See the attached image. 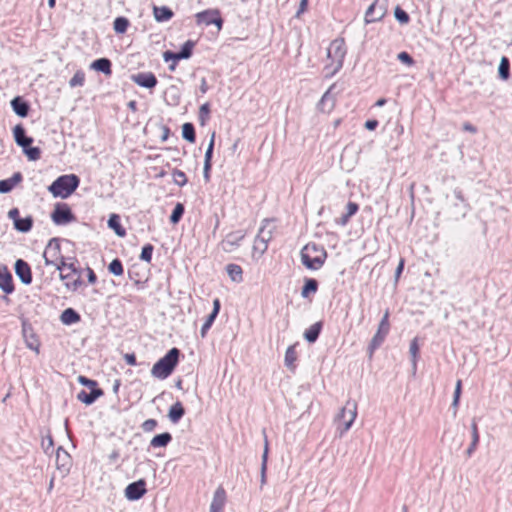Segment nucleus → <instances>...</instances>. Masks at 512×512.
<instances>
[{"instance_id": "f257e3e1", "label": "nucleus", "mask_w": 512, "mask_h": 512, "mask_svg": "<svg viewBox=\"0 0 512 512\" xmlns=\"http://www.w3.org/2000/svg\"><path fill=\"white\" fill-rule=\"evenodd\" d=\"M301 263L309 270H319L325 263L327 252L322 245L307 243L300 252Z\"/></svg>"}, {"instance_id": "f03ea898", "label": "nucleus", "mask_w": 512, "mask_h": 512, "mask_svg": "<svg viewBox=\"0 0 512 512\" xmlns=\"http://www.w3.org/2000/svg\"><path fill=\"white\" fill-rule=\"evenodd\" d=\"M346 52L343 38H336L330 43L327 48V57L331 62L325 66L327 77H332L342 68Z\"/></svg>"}, {"instance_id": "7ed1b4c3", "label": "nucleus", "mask_w": 512, "mask_h": 512, "mask_svg": "<svg viewBox=\"0 0 512 512\" xmlns=\"http://www.w3.org/2000/svg\"><path fill=\"white\" fill-rule=\"evenodd\" d=\"M180 350L178 348L170 349L167 354L159 359L152 367L151 374L158 379H166L174 371L179 361Z\"/></svg>"}, {"instance_id": "20e7f679", "label": "nucleus", "mask_w": 512, "mask_h": 512, "mask_svg": "<svg viewBox=\"0 0 512 512\" xmlns=\"http://www.w3.org/2000/svg\"><path fill=\"white\" fill-rule=\"evenodd\" d=\"M79 183L78 176L74 174L62 175L53 181L48 190L54 197L65 199L78 188Z\"/></svg>"}, {"instance_id": "39448f33", "label": "nucleus", "mask_w": 512, "mask_h": 512, "mask_svg": "<svg viewBox=\"0 0 512 512\" xmlns=\"http://www.w3.org/2000/svg\"><path fill=\"white\" fill-rule=\"evenodd\" d=\"M357 416V404L355 401L348 400L346 405L340 410L335 418L337 431L342 437L352 426Z\"/></svg>"}, {"instance_id": "423d86ee", "label": "nucleus", "mask_w": 512, "mask_h": 512, "mask_svg": "<svg viewBox=\"0 0 512 512\" xmlns=\"http://www.w3.org/2000/svg\"><path fill=\"white\" fill-rule=\"evenodd\" d=\"M387 0H375L366 10L365 23L370 24L382 20L387 13Z\"/></svg>"}, {"instance_id": "0eeeda50", "label": "nucleus", "mask_w": 512, "mask_h": 512, "mask_svg": "<svg viewBox=\"0 0 512 512\" xmlns=\"http://www.w3.org/2000/svg\"><path fill=\"white\" fill-rule=\"evenodd\" d=\"M51 219L56 225H66L76 220L70 207L66 203H58L55 205Z\"/></svg>"}, {"instance_id": "6e6552de", "label": "nucleus", "mask_w": 512, "mask_h": 512, "mask_svg": "<svg viewBox=\"0 0 512 512\" xmlns=\"http://www.w3.org/2000/svg\"><path fill=\"white\" fill-rule=\"evenodd\" d=\"M389 311L386 310L378 326L376 334L373 336L370 342V349L373 351L378 348L384 341L385 337L389 333Z\"/></svg>"}, {"instance_id": "1a4fd4ad", "label": "nucleus", "mask_w": 512, "mask_h": 512, "mask_svg": "<svg viewBox=\"0 0 512 512\" xmlns=\"http://www.w3.org/2000/svg\"><path fill=\"white\" fill-rule=\"evenodd\" d=\"M195 17L198 25L204 24L209 26L211 24H215L219 30L222 28L223 20L220 16L219 10L217 9H208L199 12L195 15Z\"/></svg>"}, {"instance_id": "9d476101", "label": "nucleus", "mask_w": 512, "mask_h": 512, "mask_svg": "<svg viewBox=\"0 0 512 512\" xmlns=\"http://www.w3.org/2000/svg\"><path fill=\"white\" fill-rule=\"evenodd\" d=\"M245 236L246 232L244 230L230 232L221 241L220 246L224 252L231 253L240 246V243Z\"/></svg>"}, {"instance_id": "9b49d317", "label": "nucleus", "mask_w": 512, "mask_h": 512, "mask_svg": "<svg viewBox=\"0 0 512 512\" xmlns=\"http://www.w3.org/2000/svg\"><path fill=\"white\" fill-rule=\"evenodd\" d=\"M61 256L59 240L57 238L50 239L43 253L45 265L55 264Z\"/></svg>"}, {"instance_id": "f8f14e48", "label": "nucleus", "mask_w": 512, "mask_h": 512, "mask_svg": "<svg viewBox=\"0 0 512 512\" xmlns=\"http://www.w3.org/2000/svg\"><path fill=\"white\" fill-rule=\"evenodd\" d=\"M147 492L144 479L132 482L125 488V497L130 501H136L142 498Z\"/></svg>"}, {"instance_id": "ddd939ff", "label": "nucleus", "mask_w": 512, "mask_h": 512, "mask_svg": "<svg viewBox=\"0 0 512 512\" xmlns=\"http://www.w3.org/2000/svg\"><path fill=\"white\" fill-rule=\"evenodd\" d=\"M132 81L143 88H154L158 81L155 75L151 72H140L131 76Z\"/></svg>"}, {"instance_id": "4468645a", "label": "nucleus", "mask_w": 512, "mask_h": 512, "mask_svg": "<svg viewBox=\"0 0 512 512\" xmlns=\"http://www.w3.org/2000/svg\"><path fill=\"white\" fill-rule=\"evenodd\" d=\"M15 273L21 282L25 285H29L32 282V272L29 264L22 260L18 259L15 262Z\"/></svg>"}, {"instance_id": "2eb2a0df", "label": "nucleus", "mask_w": 512, "mask_h": 512, "mask_svg": "<svg viewBox=\"0 0 512 512\" xmlns=\"http://www.w3.org/2000/svg\"><path fill=\"white\" fill-rule=\"evenodd\" d=\"M335 88V84L331 85L329 89L323 94L320 101L317 104L319 111L323 113H329L332 111L335 105V96L332 94V90Z\"/></svg>"}, {"instance_id": "dca6fc26", "label": "nucleus", "mask_w": 512, "mask_h": 512, "mask_svg": "<svg viewBox=\"0 0 512 512\" xmlns=\"http://www.w3.org/2000/svg\"><path fill=\"white\" fill-rule=\"evenodd\" d=\"M226 503V491L222 486H219L213 495L210 504V512H223Z\"/></svg>"}, {"instance_id": "f3484780", "label": "nucleus", "mask_w": 512, "mask_h": 512, "mask_svg": "<svg viewBox=\"0 0 512 512\" xmlns=\"http://www.w3.org/2000/svg\"><path fill=\"white\" fill-rule=\"evenodd\" d=\"M23 336L26 342V345L29 349L34 350L36 352H39V341L36 337V335L33 332V329L31 326L27 325L26 323H23L22 327Z\"/></svg>"}, {"instance_id": "a211bd4d", "label": "nucleus", "mask_w": 512, "mask_h": 512, "mask_svg": "<svg viewBox=\"0 0 512 512\" xmlns=\"http://www.w3.org/2000/svg\"><path fill=\"white\" fill-rule=\"evenodd\" d=\"M0 289L6 294H11L14 291L12 274L6 267H0Z\"/></svg>"}, {"instance_id": "6ab92c4d", "label": "nucleus", "mask_w": 512, "mask_h": 512, "mask_svg": "<svg viewBox=\"0 0 512 512\" xmlns=\"http://www.w3.org/2000/svg\"><path fill=\"white\" fill-rule=\"evenodd\" d=\"M102 395L103 391L100 388L90 389L89 393L82 390L77 394V399L86 405H91Z\"/></svg>"}, {"instance_id": "aec40b11", "label": "nucleus", "mask_w": 512, "mask_h": 512, "mask_svg": "<svg viewBox=\"0 0 512 512\" xmlns=\"http://www.w3.org/2000/svg\"><path fill=\"white\" fill-rule=\"evenodd\" d=\"M15 142L23 149L33 143V138L26 135L25 129L21 125H16L13 129Z\"/></svg>"}, {"instance_id": "412c9836", "label": "nucleus", "mask_w": 512, "mask_h": 512, "mask_svg": "<svg viewBox=\"0 0 512 512\" xmlns=\"http://www.w3.org/2000/svg\"><path fill=\"white\" fill-rule=\"evenodd\" d=\"M153 15L157 22H166V21H169L173 17L174 13L167 6H161V7L154 6L153 7Z\"/></svg>"}, {"instance_id": "4be33fe9", "label": "nucleus", "mask_w": 512, "mask_h": 512, "mask_svg": "<svg viewBox=\"0 0 512 512\" xmlns=\"http://www.w3.org/2000/svg\"><path fill=\"white\" fill-rule=\"evenodd\" d=\"M111 65V61L108 58H99L91 63L90 68L105 75H111Z\"/></svg>"}, {"instance_id": "5701e85b", "label": "nucleus", "mask_w": 512, "mask_h": 512, "mask_svg": "<svg viewBox=\"0 0 512 512\" xmlns=\"http://www.w3.org/2000/svg\"><path fill=\"white\" fill-rule=\"evenodd\" d=\"M296 361H297V352H296V345H290L286 352L284 357V364L291 372H294L296 369Z\"/></svg>"}, {"instance_id": "b1692460", "label": "nucleus", "mask_w": 512, "mask_h": 512, "mask_svg": "<svg viewBox=\"0 0 512 512\" xmlns=\"http://www.w3.org/2000/svg\"><path fill=\"white\" fill-rule=\"evenodd\" d=\"M11 107L16 115L20 117H26L29 112V105L26 101L22 100L20 97H15L11 101Z\"/></svg>"}, {"instance_id": "393cba45", "label": "nucleus", "mask_w": 512, "mask_h": 512, "mask_svg": "<svg viewBox=\"0 0 512 512\" xmlns=\"http://www.w3.org/2000/svg\"><path fill=\"white\" fill-rule=\"evenodd\" d=\"M185 410L181 402L177 401L174 403L168 412V417L171 422L178 423L180 419L184 416Z\"/></svg>"}, {"instance_id": "a878e982", "label": "nucleus", "mask_w": 512, "mask_h": 512, "mask_svg": "<svg viewBox=\"0 0 512 512\" xmlns=\"http://www.w3.org/2000/svg\"><path fill=\"white\" fill-rule=\"evenodd\" d=\"M59 277L62 281H64V285L69 291H76L82 285V281L79 276H77L75 279H72V274L60 273Z\"/></svg>"}, {"instance_id": "bb28decb", "label": "nucleus", "mask_w": 512, "mask_h": 512, "mask_svg": "<svg viewBox=\"0 0 512 512\" xmlns=\"http://www.w3.org/2000/svg\"><path fill=\"white\" fill-rule=\"evenodd\" d=\"M471 436L473 437V441H471V444L466 450V455L468 457H471L472 454L477 449L478 443H479V432H478V426L475 420L471 423Z\"/></svg>"}, {"instance_id": "cd10ccee", "label": "nucleus", "mask_w": 512, "mask_h": 512, "mask_svg": "<svg viewBox=\"0 0 512 512\" xmlns=\"http://www.w3.org/2000/svg\"><path fill=\"white\" fill-rule=\"evenodd\" d=\"M172 440L169 432H164L154 436L150 441V446L153 448L166 447Z\"/></svg>"}, {"instance_id": "c85d7f7f", "label": "nucleus", "mask_w": 512, "mask_h": 512, "mask_svg": "<svg viewBox=\"0 0 512 512\" xmlns=\"http://www.w3.org/2000/svg\"><path fill=\"white\" fill-rule=\"evenodd\" d=\"M322 324L321 322H316L313 325H311L305 332H304V338L309 343H314L321 332Z\"/></svg>"}, {"instance_id": "c756f323", "label": "nucleus", "mask_w": 512, "mask_h": 512, "mask_svg": "<svg viewBox=\"0 0 512 512\" xmlns=\"http://www.w3.org/2000/svg\"><path fill=\"white\" fill-rule=\"evenodd\" d=\"M226 271L233 282L240 283L243 281V271L241 266L237 264H228L226 266Z\"/></svg>"}, {"instance_id": "7c9ffc66", "label": "nucleus", "mask_w": 512, "mask_h": 512, "mask_svg": "<svg viewBox=\"0 0 512 512\" xmlns=\"http://www.w3.org/2000/svg\"><path fill=\"white\" fill-rule=\"evenodd\" d=\"M108 227L114 230L116 235L120 237H124L126 235L125 229L122 227L120 223V217L117 214L110 215L108 219Z\"/></svg>"}, {"instance_id": "2f4dec72", "label": "nucleus", "mask_w": 512, "mask_h": 512, "mask_svg": "<svg viewBox=\"0 0 512 512\" xmlns=\"http://www.w3.org/2000/svg\"><path fill=\"white\" fill-rule=\"evenodd\" d=\"M60 319L62 323L71 325L80 320V315L74 309L67 308L62 312Z\"/></svg>"}, {"instance_id": "473e14b6", "label": "nucleus", "mask_w": 512, "mask_h": 512, "mask_svg": "<svg viewBox=\"0 0 512 512\" xmlns=\"http://www.w3.org/2000/svg\"><path fill=\"white\" fill-rule=\"evenodd\" d=\"M318 282L313 278H306L304 286L301 290V296L303 298H308L310 294H314L317 292Z\"/></svg>"}, {"instance_id": "72a5a7b5", "label": "nucleus", "mask_w": 512, "mask_h": 512, "mask_svg": "<svg viewBox=\"0 0 512 512\" xmlns=\"http://www.w3.org/2000/svg\"><path fill=\"white\" fill-rule=\"evenodd\" d=\"M270 220L264 219L262 222V225L258 231V234L256 235L258 238L266 241L269 243V241L272 239L273 229L269 228Z\"/></svg>"}, {"instance_id": "f704fd0d", "label": "nucleus", "mask_w": 512, "mask_h": 512, "mask_svg": "<svg viewBox=\"0 0 512 512\" xmlns=\"http://www.w3.org/2000/svg\"><path fill=\"white\" fill-rule=\"evenodd\" d=\"M33 226V218L32 216H27L25 218H20L14 224V228L22 233H27L32 229Z\"/></svg>"}, {"instance_id": "c9c22d12", "label": "nucleus", "mask_w": 512, "mask_h": 512, "mask_svg": "<svg viewBox=\"0 0 512 512\" xmlns=\"http://www.w3.org/2000/svg\"><path fill=\"white\" fill-rule=\"evenodd\" d=\"M182 137L187 140L190 143H194L196 136H195V128L192 123H185L182 126Z\"/></svg>"}, {"instance_id": "e433bc0d", "label": "nucleus", "mask_w": 512, "mask_h": 512, "mask_svg": "<svg viewBox=\"0 0 512 512\" xmlns=\"http://www.w3.org/2000/svg\"><path fill=\"white\" fill-rule=\"evenodd\" d=\"M409 353L411 355V362H412V368L414 371H416L417 368V359L419 354V344H418V338H414L409 347Z\"/></svg>"}, {"instance_id": "4c0bfd02", "label": "nucleus", "mask_w": 512, "mask_h": 512, "mask_svg": "<svg viewBox=\"0 0 512 512\" xmlns=\"http://www.w3.org/2000/svg\"><path fill=\"white\" fill-rule=\"evenodd\" d=\"M129 24V20L126 17H117L113 23L114 31L119 34H123L127 31Z\"/></svg>"}, {"instance_id": "58836bf2", "label": "nucleus", "mask_w": 512, "mask_h": 512, "mask_svg": "<svg viewBox=\"0 0 512 512\" xmlns=\"http://www.w3.org/2000/svg\"><path fill=\"white\" fill-rule=\"evenodd\" d=\"M69 459H70L69 454L62 447H58L57 452H56V462H57L58 468H60V462H61V467L65 468V470H67L68 468L66 466L69 463Z\"/></svg>"}, {"instance_id": "ea45409f", "label": "nucleus", "mask_w": 512, "mask_h": 512, "mask_svg": "<svg viewBox=\"0 0 512 512\" xmlns=\"http://www.w3.org/2000/svg\"><path fill=\"white\" fill-rule=\"evenodd\" d=\"M267 248L268 242L256 236L253 244V255L255 256L257 254L260 257L266 252Z\"/></svg>"}, {"instance_id": "a19ab883", "label": "nucleus", "mask_w": 512, "mask_h": 512, "mask_svg": "<svg viewBox=\"0 0 512 512\" xmlns=\"http://www.w3.org/2000/svg\"><path fill=\"white\" fill-rule=\"evenodd\" d=\"M85 82V73L82 70H78L75 72L73 77L69 80L70 87H81Z\"/></svg>"}, {"instance_id": "79ce46f5", "label": "nucleus", "mask_w": 512, "mask_h": 512, "mask_svg": "<svg viewBox=\"0 0 512 512\" xmlns=\"http://www.w3.org/2000/svg\"><path fill=\"white\" fill-rule=\"evenodd\" d=\"M184 206L182 203H177L172 211V214L170 215V222L173 224H176L180 221L184 214Z\"/></svg>"}, {"instance_id": "37998d69", "label": "nucleus", "mask_w": 512, "mask_h": 512, "mask_svg": "<svg viewBox=\"0 0 512 512\" xmlns=\"http://www.w3.org/2000/svg\"><path fill=\"white\" fill-rule=\"evenodd\" d=\"M509 71H510L509 60L506 57H502L499 68H498L499 76L502 79L506 80L509 77Z\"/></svg>"}, {"instance_id": "c03bdc74", "label": "nucleus", "mask_w": 512, "mask_h": 512, "mask_svg": "<svg viewBox=\"0 0 512 512\" xmlns=\"http://www.w3.org/2000/svg\"><path fill=\"white\" fill-rule=\"evenodd\" d=\"M108 270L115 276H120L124 272L122 262L118 258L111 261L108 266Z\"/></svg>"}, {"instance_id": "a18cd8bd", "label": "nucleus", "mask_w": 512, "mask_h": 512, "mask_svg": "<svg viewBox=\"0 0 512 512\" xmlns=\"http://www.w3.org/2000/svg\"><path fill=\"white\" fill-rule=\"evenodd\" d=\"M193 47H194L193 41H191V40L186 41L183 44V46L181 47V50L179 51L180 57H182V59L190 58L192 55Z\"/></svg>"}, {"instance_id": "49530a36", "label": "nucleus", "mask_w": 512, "mask_h": 512, "mask_svg": "<svg viewBox=\"0 0 512 512\" xmlns=\"http://www.w3.org/2000/svg\"><path fill=\"white\" fill-rule=\"evenodd\" d=\"M214 142H215V132L212 133L210 141H209V145L205 152L204 164H207V166L211 165V160H212V155H213V150H214Z\"/></svg>"}, {"instance_id": "de8ad7c7", "label": "nucleus", "mask_w": 512, "mask_h": 512, "mask_svg": "<svg viewBox=\"0 0 512 512\" xmlns=\"http://www.w3.org/2000/svg\"><path fill=\"white\" fill-rule=\"evenodd\" d=\"M172 176H173V180H174L175 184H177L180 187H183L184 185H186V183L188 181L186 174L183 171L178 170V169H175L172 172Z\"/></svg>"}, {"instance_id": "09e8293b", "label": "nucleus", "mask_w": 512, "mask_h": 512, "mask_svg": "<svg viewBox=\"0 0 512 512\" xmlns=\"http://www.w3.org/2000/svg\"><path fill=\"white\" fill-rule=\"evenodd\" d=\"M461 385H462L461 380H458L456 382V387H455L454 397H453V402H452V408H453V415L454 416L457 413V407H458V403H459V399H460V395H461Z\"/></svg>"}, {"instance_id": "8fccbe9b", "label": "nucleus", "mask_w": 512, "mask_h": 512, "mask_svg": "<svg viewBox=\"0 0 512 512\" xmlns=\"http://www.w3.org/2000/svg\"><path fill=\"white\" fill-rule=\"evenodd\" d=\"M461 385H462L461 380H458L456 382V387H455L454 397H453V402H452V408H453V415L454 416L457 413V407H458V403H459V399H460V395H461Z\"/></svg>"}, {"instance_id": "3c124183", "label": "nucleus", "mask_w": 512, "mask_h": 512, "mask_svg": "<svg viewBox=\"0 0 512 512\" xmlns=\"http://www.w3.org/2000/svg\"><path fill=\"white\" fill-rule=\"evenodd\" d=\"M153 250H154L153 245H151V244L144 245L142 248L141 254H140V259L142 261L150 263L151 259H152Z\"/></svg>"}, {"instance_id": "603ef678", "label": "nucleus", "mask_w": 512, "mask_h": 512, "mask_svg": "<svg viewBox=\"0 0 512 512\" xmlns=\"http://www.w3.org/2000/svg\"><path fill=\"white\" fill-rule=\"evenodd\" d=\"M24 153L28 157L29 160L36 161L40 158L41 150L38 147H26L24 148Z\"/></svg>"}, {"instance_id": "864d4df0", "label": "nucleus", "mask_w": 512, "mask_h": 512, "mask_svg": "<svg viewBox=\"0 0 512 512\" xmlns=\"http://www.w3.org/2000/svg\"><path fill=\"white\" fill-rule=\"evenodd\" d=\"M394 16L401 24H407L410 19L408 13L399 6L395 8Z\"/></svg>"}, {"instance_id": "5fc2aeb1", "label": "nucleus", "mask_w": 512, "mask_h": 512, "mask_svg": "<svg viewBox=\"0 0 512 512\" xmlns=\"http://www.w3.org/2000/svg\"><path fill=\"white\" fill-rule=\"evenodd\" d=\"M53 438L51 435H47L46 437H43L41 442V447L44 450L46 454H49L53 451Z\"/></svg>"}, {"instance_id": "6e6d98bb", "label": "nucleus", "mask_w": 512, "mask_h": 512, "mask_svg": "<svg viewBox=\"0 0 512 512\" xmlns=\"http://www.w3.org/2000/svg\"><path fill=\"white\" fill-rule=\"evenodd\" d=\"M163 59L165 62L174 61V62L178 63L179 60H182V57H180L179 52L176 53V52L167 50L163 53Z\"/></svg>"}, {"instance_id": "4d7b16f0", "label": "nucleus", "mask_w": 512, "mask_h": 512, "mask_svg": "<svg viewBox=\"0 0 512 512\" xmlns=\"http://www.w3.org/2000/svg\"><path fill=\"white\" fill-rule=\"evenodd\" d=\"M209 113H210L209 104L205 103V104L201 105V107L199 109V120H200L202 125L205 124V121H206Z\"/></svg>"}, {"instance_id": "13d9d810", "label": "nucleus", "mask_w": 512, "mask_h": 512, "mask_svg": "<svg viewBox=\"0 0 512 512\" xmlns=\"http://www.w3.org/2000/svg\"><path fill=\"white\" fill-rule=\"evenodd\" d=\"M215 318H216V316L211 315V314L207 317L206 321L204 322V324L201 327L200 333H201L202 337H205L207 331L210 329V327L213 324Z\"/></svg>"}, {"instance_id": "bf43d9fd", "label": "nucleus", "mask_w": 512, "mask_h": 512, "mask_svg": "<svg viewBox=\"0 0 512 512\" xmlns=\"http://www.w3.org/2000/svg\"><path fill=\"white\" fill-rule=\"evenodd\" d=\"M397 58H398L399 61H401L402 63L406 64L407 66H412L414 64L413 58L410 56L409 53H407L405 51L400 52L397 55Z\"/></svg>"}, {"instance_id": "052dcab7", "label": "nucleus", "mask_w": 512, "mask_h": 512, "mask_svg": "<svg viewBox=\"0 0 512 512\" xmlns=\"http://www.w3.org/2000/svg\"><path fill=\"white\" fill-rule=\"evenodd\" d=\"M78 381H79V383H81L82 385L86 386L89 389L98 388L97 382L95 380L89 379L85 376H79Z\"/></svg>"}, {"instance_id": "680f3d73", "label": "nucleus", "mask_w": 512, "mask_h": 512, "mask_svg": "<svg viewBox=\"0 0 512 512\" xmlns=\"http://www.w3.org/2000/svg\"><path fill=\"white\" fill-rule=\"evenodd\" d=\"M13 188V183L9 179H4L0 181V193H9Z\"/></svg>"}, {"instance_id": "e2e57ef3", "label": "nucleus", "mask_w": 512, "mask_h": 512, "mask_svg": "<svg viewBox=\"0 0 512 512\" xmlns=\"http://www.w3.org/2000/svg\"><path fill=\"white\" fill-rule=\"evenodd\" d=\"M156 426H157V421L155 419H148L143 422L142 429L145 432H151L156 428Z\"/></svg>"}, {"instance_id": "0e129e2a", "label": "nucleus", "mask_w": 512, "mask_h": 512, "mask_svg": "<svg viewBox=\"0 0 512 512\" xmlns=\"http://www.w3.org/2000/svg\"><path fill=\"white\" fill-rule=\"evenodd\" d=\"M358 211V205L354 202H349L347 204V213H346V219H349L351 216H353Z\"/></svg>"}, {"instance_id": "69168bd1", "label": "nucleus", "mask_w": 512, "mask_h": 512, "mask_svg": "<svg viewBox=\"0 0 512 512\" xmlns=\"http://www.w3.org/2000/svg\"><path fill=\"white\" fill-rule=\"evenodd\" d=\"M75 262H76V260H75V259H73V261H71V262H69V263H68V262H66V268H67V269H69V270L71 271V274H73V275H77V276H79V277H80L81 272H80V270L76 267Z\"/></svg>"}, {"instance_id": "338daca9", "label": "nucleus", "mask_w": 512, "mask_h": 512, "mask_svg": "<svg viewBox=\"0 0 512 512\" xmlns=\"http://www.w3.org/2000/svg\"><path fill=\"white\" fill-rule=\"evenodd\" d=\"M49 266H54L58 271H60V273H62L63 269L66 268V260L63 256H61L55 264H50Z\"/></svg>"}, {"instance_id": "774afa93", "label": "nucleus", "mask_w": 512, "mask_h": 512, "mask_svg": "<svg viewBox=\"0 0 512 512\" xmlns=\"http://www.w3.org/2000/svg\"><path fill=\"white\" fill-rule=\"evenodd\" d=\"M8 217L13 221L15 224L16 221H18L21 217L19 215V210L17 208H13L8 212Z\"/></svg>"}]
</instances>
